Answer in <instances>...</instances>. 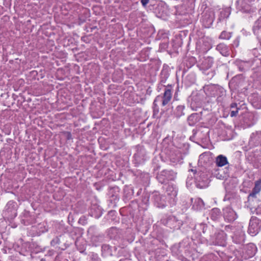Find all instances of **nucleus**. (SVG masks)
Segmentation results:
<instances>
[{
	"mask_svg": "<svg viewBox=\"0 0 261 261\" xmlns=\"http://www.w3.org/2000/svg\"><path fill=\"white\" fill-rule=\"evenodd\" d=\"M23 215L25 218H28L30 217V213L29 211H24Z\"/></svg>",
	"mask_w": 261,
	"mask_h": 261,
	"instance_id": "30",
	"label": "nucleus"
},
{
	"mask_svg": "<svg viewBox=\"0 0 261 261\" xmlns=\"http://www.w3.org/2000/svg\"><path fill=\"white\" fill-rule=\"evenodd\" d=\"M217 49L222 53L223 51H226L227 49V47L224 43H221L217 46Z\"/></svg>",
	"mask_w": 261,
	"mask_h": 261,
	"instance_id": "18",
	"label": "nucleus"
},
{
	"mask_svg": "<svg viewBox=\"0 0 261 261\" xmlns=\"http://www.w3.org/2000/svg\"><path fill=\"white\" fill-rule=\"evenodd\" d=\"M110 228L114 229V228H116V227L112 226V227H111Z\"/></svg>",
	"mask_w": 261,
	"mask_h": 261,
	"instance_id": "40",
	"label": "nucleus"
},
{
	"mask_svg": "<svg viewBox=\"0 0 261 261\" xmlns=\"http://www.w3.org/2000/svg\"><path fill=\"white\" fill-rule=\"evenodd\" d=\"M116 212L115 211L111 210L108 212V218L111 220V221L116 220Z\"/></svg>",
	"mask_w": 261,
	"mask_h": 261,
	"instance_id": "17",
	"label": "nucleus"
},
{
	"mask_svg": "<svg viewBox=\"0 0 261 261\" xmlns=\"http://www.w3.org/2000/svg\"><path fill=\"white\" fill-rule=\"evenodd\" d=\"M238 113V109L237 108L236 110L231 111L230 112V116L231 117L236 116Z\"/></svg>",
	"mask_w": 261,
	"mask_h": 261,
	"instance_id": "28",
	"label": "nucleus"
},
{
	"mask_svg": "<svg viewBox=\"0 0 261 261\" xmlns=\"http://www.w3.org/2000/svg\"><path fill=\"white\" fill-rule=\"evenodd\" d=\"M173 197H171L170 198V199L168 200L169 203H170L171 205H174L176 203V192L175 191L174 193L173 194Z\"/></svg>",
	"mask_w": 261,
	"mask_h": 261,
	"instance_id": "22",
	"label": "nucleus"
},
{
	"mask_svg": "<svg viewBox=\"0 0 261 261\" xmlns=\"http://www.w3.org/2000/svg\"><path fill=\"white\" fill-rule=\"evenodd\" d=\"M15 249L20 254L26 255L29 250V244L27 243H22L20 248L19 246L17 248L15 247Z\"/></svg>",
	"mask_w": 261,
	"mask_h": 261,
	"instance_id": "12",
	"label": "nucleus"
},
{
	"mask_svg": "<svg viewBox=\"0 0 261 261\" xmlns=\"http://www.w3.org/2000/svg\"><path fill=\"white\" fill-rule=\"evenodd\" d=\"M92 261H100V258L97 254H93L91 257Z\"/></svg>",
	"mask_w": 261,
	"mask_h": 261,
	"instance_id": "29",
	"label": "nucleus"
},
{
	"mask_svg": "<svg viewBox=\"0 0 261 261\" xmlns=\"http://www.w3.org/2000/svg\"><path fill=\"white\" fill-rule=\"evenodd\" d=\"M255 249H254V251H252L251 252V253L250 254V256H252L254 255V254H255Z\"/></svg>",
	"mask_w": 261,
	"mask_h": 261,
	"instance_id": "35",
	"label": "nucleus"
},
{
	"mask_svg": "<svg viewBox=\"0 0 261 261\" xmlns=\"http://www.w3.org/2000/svg\"><path fill=\"white\" fill-rule=\"evenodd\" d=\"M138 209V213L136 214V217L140 219L141 221H144L146 223L145 211L147 209V193H144L141 202L138 204L135 201H132L128 205L124 206L120 209V214L122 216H130L132 219L134 218L136 211Z\"/></svg>",
	"mask_w": 261,
	"mask_h": 261,
	"instance_id": "1",
	"label": "nucleus"
},
{
	"mask_svg": "<svg viewBox=\"0 0 261 261\" xmlns=\"http://www.w3.org/2000/svg\"><path fill=\"white\" fill-rule=\"evenodd\" d=\"M71 216H71V213H70V214H69V216H68V220H69V222L70 221L69 219L70 218V217H71Z\"/></svg>",
	"mask_w": 261,
	"mask_h": 261,
	"instance_id": "36",
	"label": "nucleus"
},
{
	"mask_svg": "<svg viewBox=\"0 0 261 261\" xmlns=\"http://www.w3.org/2000/svg\"><path fill=\"white\" fill-rule=\"evenodd\" d=\"M248 232L249 233H250L251 236H254L256 235L258 233V229H248Z\"/></svg>",
	"mask_w": 261,
	"mask_h": 261,
	"instance_id": "25",
	"label": "nucleus"
},
{
	"mask_svg": "<svg viewBox=\"0 0 261 261\" xmlns=\"http://www.w3.org/2000/svg\"><path fill=\"white\" fill-rule=\"evenodd\" d=\"M10 224H11V227L13 228H15V227H16L17 226L15 224V223H13V222L12 221H10Z\"/></svg>",
	"mask_w": 261,
	"mask_h": 261,
	"instance_id": "33",
	"label": "nucleus"
},
{
	"mask_svg": "<svg viewBox=\"0 0 261 261\" xmlns=\"http://www.w3.org/2000/svg\"><path fill=\"white\" fill-rule=\"evenodd\" d=\"M101 208L96 203L92 204L89 210V214L96 219L99 218L102 215Z\"/></svg>",
	"mask_w": 261,
	"mask_h": 261,
	"instance_id": "5",
	"label": "nucleus"
},
{
	"mask_svg": "<svg viewBox=\"0 0 261 261\" xmlns=\"http://www.w3.org/2000/svg\"><path fill=\"white\" fill-rule=\"evenodd\" d=\"M141 189H140L138 192V194H140V193L141 192Z\"/></svg>",
	"mask_w": 261,
	"mask_h": 261,
	"instance_id": "39",
	"label": "nucleus"
},
{
	"mask_svg": "<svg viewBox=\"0 0 261 261\" xmlns=\"http://www.w3.org/2000/svg\"><path fill=\"white\" fill-rule=\"evenodd\" d=\"M31 74L32 76H33L34 77H35L36 75H37L38 74V72L36 70H33V71H32L31 72Z\"/></svg>",
	"mask_w": 261,
	"mask_h": 261,
	"instance_id": "31",
	"label": "nucleus"
},
{
	"mask_svg": "<svg viewBox=\"0 0 261 261\" xmlns=\"http://www.w3.org/2000/svg\"><path fill=\"white\" fill-rule=\"evenodd\" d=\"M96 28H97V27H92V28H91V31H92L93 30H94V29H96Z\"/></svg>",
	"mask_w": 261,
	"mask_h": 261,
	"instance_id": "37",
	"label": "nucleus"
},
{
	"mask_svg": "<svg viewBox=\"0 0 261 261\" xmlns=\"http://www.w3.org/2000/svg\"><path fill=\"white\" fill-rule=\"evenodd\" d=\"M185 107L183 106H178L176 108L175 114L177 117H179L182 115H184V110Z\"/></svg>",
	"mask_w": 261,
	"mask_h": 261,
	"instance_id": "15",
	"label": "nucleus"
},
{
	"mask_svg": "<svg viewBox=\"0 0 261 261\" xmlns=\"http://www.w3.org/2000/svg\"><path fill=\"white\" fill-rule=\"evenodd\" d=\"M249 247H251V248H254V249H255V247H254L253 245H251V246H249Z\"/></svg>",
	"mask_w": 261,
	"mask_h": 261,
	"instance_id": "38",
	"label": "nucleus"
},
{
	"mask_svg": "<svg viewBox=\"0 0 261 261\" xmlns=\"http://www.w3.org/2000/svg\"><path fill=\"white\" fill-rule=\"evenodd\" d=\"M141 2L144 7H146L147 5V0H141Z\"/></svg>",
	"mask_w": 261,
	"mask_h": 261,
	"instance_id": "32",
	"label": "nucleus"
},
{
	"mask_svg": "<svg viewBox=\"0 0 261 261\" xmlns=\"http://www.w3.org/2000/svg\"><path fill=\"white\" fill-rule=\"evenodd\" d=\"M94 186L97 190L99 191L103 187V184L101 181L95 182L94 184Z\"/></svg>",
	"mask_w": 261,
	"mask_h": 261,
	"instance_id": "23",
	"label": "nucleus"
},
{
	"mask_svg": "<svg viewBox=\"0 0 261 261\" xmlns=\"http://www.w3.org/2000/svg\"><path fill=\"white\" fill-rule=\"evenodd\" d=\"M216 243L219 245H224L226 240V234L222 230H219L216 232L215 235Z\"/></svg>",
	"mask_w": 261,
	"mask_h": 261,
	"instance_id": "6",
	"label": "nucleus"
},
{
	"mask_svg": "<svg viewBox=\"0 0 261 261\" xmlns=\"http://www.w3.org/2000/svg\"><path fill=\"white\" fill-rule=\"evenodd\" d=\"M41 261H44V260H43V259H42L41 260Z\"/></svg>",
	"mask_w": 261,
	"mask_h": 261,
	"instance_id": "42",
	"label": "nucleus"
},
{
	"mask_svg": "<svg viewBox=\"0 0 261 261\" xmlns=\"http://www.w3.org/2000/svg\"><path fill=\"white\" fill-rule=\"evenodd\" d=\"M78 223L83 226H85L88 223V220L85 216H83L79 219Z\"/></svg>",
	"mask_w": 261,
	"mask_h": 261,
	"instance_id": "20",
	"label": "nucleus"
},
{
	"mask_svg": "<svg viewBox=\"0 0 261 261\" xmlns=\"http://www.w3.org/2000/svg\"><path fill=\"white\" fill-rule=\"evenodd\" d=\"M158 101H160V96H158L153 102V117L154 118H158L159 113V108L157 106L156 102Z\"/></svg>",
	"mask_w": 261,
	"mask_h": 261,
	"instance_id": "13",
	"label": "nucleus"
},
{
	"mask_svg": "<svg viewBox=\"0 0 261 261\" xmlns=\"http://www.w3.org/2000/svg\"><path fill=\"white\" fill-rule=\"evenodd\" d=\"M119 192V188L117 186H115V187L110 188V193L112 194V196L113 197L115 196V195L113 194V193H118Z\"/></svg>",
	"mask_w": 261,
	"mask_h": 261,
	"instance_id": "21",
	"label": "nucleus"
},
{
	"mask_svg": "<svg viewBox=\"0 0 261 261\" xmlns=\"http://www.w3.org/2000/svg\"><path fill=\"white\" fill-rule=\"evenodd\" d=\"M169 171L167 170H163L157 175V178L162 184L166 182L168 180Z\"/></svg>",
	"mask_w": 261,
	"mask_h": 261,
	"instance_id": "11",
	"label": "nucleus"
},
{
	"mask_svg": "<svg viewBox=\"0 0 261 261\" xmlns=\"http://www.w3.org/2000/svg\"><path fill=\"white\" fill-rule=\"evenodd\" d=\"M11 128L10 125L7 124L4 126L3 132L6 135H9L11 133Z\"/></svg>",
	"mask_w": 261,
	"mask_h": 261,
	"instance_id": "19",
	"label": "nucleus"
},
{
	"mask_svg": "<svg viewBox=\"0 0 261 261\" xmlns=\"http://www.w3.org/2000/svg\"><path fill=\"white\" fill-rule=\"evenodd\" d=\"M231 38V34L230 33L226 31H223L220 35L219 38L223 40H228Z\"/></svg>",
	"mask_w": 261,
	"mask_h": 261,
	"instance_id": "16",
	"label": "nucleus"
},
{
	"mask_svg": "<svg viewBox=\"0 0 261 261\" xmlns=\"http://www.w3.org/2000/svg\"><path fill=\"white\" fill-rule=\"evenodd\" d=\"M172 97V87L171 85H168L165 89L163 95L162 96H160V100L162 99V106H165L168 105L171 101Z\"/></svg>",
	"mask_w": 261,
	"mask_h": 261,
	"instance_id": "3",
	"label": "nucleus"
},
{
	"mask_svg": "<svg viewBox=\"0 0 261 261\" xmlns=\"http://www.w3.org/2000/svg\"><path fill=\"white\" fill-rule=\"evenodd\" d=\"M237 105L236 103H232L230 105L231 108H237Z\"/></svg>",
	"mask_w": 261,
	"mask_h": 261,
	"instance_id": "34",
	"label": "nucleus"
},
{
	"mask_svg": "<svg viewBox=\"0 0 261 261\" xmlns=\"http://www.w3.org/2000/svg\"><path fill=\"white\" fill-rule=\"evenodd\" d=\"M260 191L261 179H259L255 182L254 187L253 188L252 192L249 194V197H255L256 194L259 193Z\"/></svg>",
	"mask_w": 261,
	"mask_h": 261,
	"instance_id": "7",
	"label": "nucleus"
},
{
	"mask_svg": "<svg viewBox=\"0 0 261 261\" xmlns=\"http://www.w3.org/2000/svg\"><path fill=\"white\" fill-rule=\"evenodd\" d=\"M228 163L227 158L220 154L216 158V164L218 167H223Z\"/></svg>",
	"mask_w": 261,
	"mask_h": 261,
	"instance_id": "10",
	"label": "nucleus"
},
{
	"mask_svg": "<svg viewBox=\"0 0 261 261\" xmlns=\"http://www.w3.org/2000/svg\"><path fill=\"white\" fill-rule=\"evenodd\" d=\"M7 227V222L5 219H0V228H5Z\"/></svg>",
	"mask_w": 261,
	"mask_h": 261,
	"instance_id": "24",
	"label": "nucleus"
},
{
	"mask_svg": "<svg viewBox=\"0 0 261 261\" xmlns=\"http://www.w3.org/2000/svg\"><path fill=\"white\" fill-rule=\"evenodd\" d=\"M148 1V2H149V0H147Z\"/></svg>",
	"mask_w": 261,
	"mask_h": 261,
	"instance_id": "43",
	"label": "nucleus"
},
{
	"mask_svg": "<svg viewBox=\"0 0 261 261\" xmlns=\"http://www.w3.org/2000/svg\"><path fill=\"white\" fill-rule=\"evenodd\" d=\"M124 197L127 198H130V197L133 195V190L128 187H125L124 188Z\"/></svg>",
	"mask_w": 261,
	"mask_h": 261,
	"instance_id": "14",
	"label": "nucleus"
},
{
	"mask_svg": "<svg viewBox=\"0 0 261 261\" xmlns=\"http://www.w3.org/2000/svg\"><path fill=\"white\" fill-rule=\"evenodd\" d=\"M86 210V207L83 201H79L75 204L73 208L74 212L76 214L84 213Z\"/></svg>",
	"mask_w": 261,
	"mask_h": 261,
	"instance_id": "8",
	"label": "nucleus"
},
{
	"mask_svg": "<svg viewBox=\"0 0 261 261\" xmlns=\"http://www.w3.org/2000/svg\"><path fill=\"white\" fill-rule=\"evenodd\" d=\"M41 261H44V260H43V259H42L41 260Z\"/></svg>",
	"mask_w": 261,
	"mask_h": 261,
	"instance_id": "41",
	"label": "nucleus"
},
{
	"mask_svg": "<svg viewBox=\"0 0 261 261\" xmlns=\"http://www.w3.org/2000/svg\"><path fill=\"white\" fill-rule=\"evenodd\" d=\"M64 134H66V138L67 140L72 139V135L70 132H65Z\"/></svg>",
	"mask_w": 261,
	"mask_h": 261,
	"instance_id": "27",
	"label": "nucleus"
},
{
	"mask_svg": "<svg viewBox=\"0 0 261 261\" xmlns=\"http://www.w3.org/2000/svg\"><path fill=\"white\" fill-rule=\"evenodd\" d=\"M17 203L13 201H9L3 212L4 218L12 220L17 216Z\"/></svg>",
	"mask_w": 261,
	"mask_h": 261,
	"instance_id": "2",
	"label": "nucleus"
},
{
	"mask_svg": "<svg viewBox=\"0 0 261 261\" xmlns=\"http://www.w3.org/2000/svg\"><path fill=\"white\" fill-rule=\"evenodd\" d=\"M60 242V240L58 237L54 239L50 242V244L52 246H55L56 244H59Z\"/></svg>",
	"mask_w": 261,
	"mask_h": 261,
	"instance_id": "26",
	"label": "nucleus"
},
{
	"mask_svg": "<svg viewBox=\"0 0 261 261\" xmlns=\"http://www.w3.org/2000/svg\"><path fill=\"white\" fill-rule=\"evenodd\" d=\"M261 220L256 217H252L249 223V228H260Z\"/></svg>",
	"mask_w": 261,
	"mask_h": 261,
	"instance_id": "9",
	"label": "nucleus"
},
{
	"mask_svg": "<svg viewBox=\"0 0 261 261\" xmlns=\"http://www.w3.org/2000/svg\"><path fill=\"white\" fill-rule=\"evenodd\" d=\"M167 197L165 195H161L159 193L153 195V200L155 204L160 208H164L167 205Z\"/></svg>",
	"mask_w": 261,
	"mask_h": 261,
	"instance_id": "4",
	"label": "nucleus"
}]
</instances>
